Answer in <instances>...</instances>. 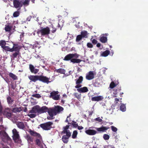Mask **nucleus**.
<instances>
[{
  "label": "nucleus",
  "instance_id": "1",
  "mask_svg": "<svg viewBox=\"0 0 148 148\" xmlns=\"http://www.w3.org/2000/svg\"><path fill=\"white\" fill-rule=\"evenodd\" d=\"M79 55L77 53H70L66 55L64 57V60L65 61H71V62L73 63H79L81 62L82 60L77 58L79 57Z\"/></svg>",
  "mask_w": 148,
  "mask_h": 148
},
{
  "label": "nucleus",
  "instance_id": "11",
  "mask_svg": "<svg viewBox=\"0 0 148 148\" xmlns=\"http://www.w3.org/2000/svg\"><path fill=\"white\" fill-rule=\"evenodd\" d=\"M71 136V134H66V135H64L62 136V139L64 143H67L69 141V138Z\"/></svg>",
  "mask_w": 148,
  "mask_h": 148
},
{
  "label": "nucleus",
  "instance_id": "55",
  "mask_svg": "<svg viewBox=\"0 0 148 148\" xmlns=\"http://www.w3.org/2000/svg\"><path fill=\"white\" fill-rule=\"evenodd\" d=\"M2 106H0V115H1L2 113Z\"/></svg>",
  "mask_w": 148,
  "mask_h": 148
},
{
  "label": "nucleus",
  "instance_id": "7",
  "mask_svg": "<svg viewBox=\"0 0 148 148\" xmlns=\"http://www.w3.org/2000/svg\"><path fill=\"white\" fill-rule=\"evenodd\" d=\"M58 91H53L50 93V97L52 98L53 99L58 100L60 99V95H58Z\"/></svg>",
  "mask_w": 148,
  "mask_h": 148
},
{
  "label": "nucleus",
  "instance_id": "48",
  "mask_svg": "<svg viewBox=\"0 0 148 148\" xmlns=\"http://www.w3.org/2000/svg\"><path fill=\"white\" fill-rule=\"evenodd\" d=\"M28 116L30 118H35L36 116V115L35 114H29Z\"/></svg>",
  "mask_w": 148,
  "mask_h": 148
},
{
  "label": "nucleus",
  "instance_id": "6",
  "mask_svg": "<svg viewBox=\"0 0 148 148\" xmlns=\"http://www.w3.org/2000/svg\"><path fill=\"white\" fill-rule=\"evenodd\" d=\"M83 80V78L82 76H80L79 78L75 79V84L76 85L75 86V88H79L82 86L81 84Z\"/></svg>",
  "mask_w": 148,
  "mask_h": 148
},
{
  "label": "nucleus",
  "instance_id": "43",
  "mask_svg": "<svg viewBox=\"0 0 148 148\" xmlns=\"http://www.w3.org/2000/svg\"><path fill=\"white\" fill-rule=\"evenodd\" d=\"M95 120L101 123V124L104 123V121L102 120L99 117H98L95 119Z\"/></svg>",
  "mask_w": 148,
  "mask_h": 148
},
{
  "label": "nucleus",
  "instance_id": "61",
  "mask_svg": "<svg viewBox=\"0 0 148 148\" xmlns=\"http://www.w3.org/2000/svg\"><path fill=\"white\" fill-rule=\"evenodd\" d=\"M12 26H11L10 25V35L11 33H10L11 32V30L12 29Z\"/></svg>",
  "mask_w": 148,
  "mask_h": 148
},
{
  "label": "nucleus",
  "instance_id": "31",
  "mask_svg": "<svg viewBox=\"0 0 148 148\" xmlns=\"http://www.w3.org/2000/svg\"><path fill=\"white\" fill-rule=\"evenodd\" d=\"M20 54V51H15L12 54L11 56V57L14 59L16 58L18 56H19Z\"/></svg>",
  "mask_w": 148,
  "mask_h": 148
},
{
  "label": "nucleus",
  "instance_id": "22",
  "mask_svg": "<svg viewBox=\"0 0 148 148\" xmlns=\"http://www.w3.org/2000/svg\"><path fill=\"white\" fill-rule=\"evenodd\" d=\"M77 91L80 93H85L88 91V89L86 87H84L82 88H77Z\"/></svg>",
  "mask_w": 148,
  "mask_h": 148
},
{
  "label": "nucleus",
  "instance_id": "52",
  "mask_svg": "<svg viewBox=\"0 0 148 148\" xmlns=\"http://www.w3.org/2000/svg\"><path fill=\"white\" fill-rule=\"evenodd\" d=\"M92 43L94 45L96 44L97 43V41L95 39H93L92 40Z\"/></svg>",
  "mask_w": 148,
  "mask_h": 148
},
{
  "label": "nucleus",
  "instance_id": "56",
  "mask_svg": "<svg viewBox=\"0 0 148 148\" xmlns=\"http://www.w3.org/2000/svg\"><path fill=\"white\" fill-rule=\"evenodd\" d=\"M77 127L78 129L79 130H82L84 128V127L82 126H79L78 125V127Z\"/></svg>",
  "mask_w": 148,
  "mask_h": 148
},
{
  "label": "nucleus",
  "instance_id": "24",
  "mask_svg": "<svg viewBox=\"0 0 148 148\" xmlns=\"http://www.w3.org/2000/svg\"><path fill=\"white\" fill-rule=\"evenodd\" d=\"M109 128V127L102 126L100 127L96 128L95 129L98 132H103L107 130Z\"/></svg>",
  "mask_w": 148,
  "mask_h": 148
},
{
  "label": "nucleus",
  "instance_id": "40",
  "mask_svg": "<svg viewBox=\"0 0 148 148\" xmlns=\"http://www.w3.org/2000/svg\"><path fill=\"white\" fill-rule=\"evenodd\" d=\"M6 43L5 41L3 40H1L0 41V46H1L2 48L5 46Z\"/></svg>",
  "mask_w": 148,
  "mask_h": 148
},
{
  "label": "nucleus",
  "instance_id": "32",
  "mask_svg": "<svg viewBox=\"0 0 148 148\" xmlns=\"http://www.w3.org/2000/svg\"><path fill=\"white\" fill-rule=\"evenodd\" d=\"M56 71L57 73L63 74H65L66 72L65 70L64 69L62 68L56 69Z\"/></svg>",
  "mask_w": 148,
  "mask_h": 148
},
{
  "label": "nucleus",
  "instance_id": "50",
  "mask_svg": "<svg viewBox=\"0 0 148 148\" xmlns=\"http://www.w3.org/2000/svg\"><path fill=\"white\" fill-rule=\"evenodd\" d=\"M87 46L88 47L90 48H92L93 47L92 44L90 42H88L87 43Z\"/></svg>",
  "mask_w": 148,
  "mask_h": 148
},
{
  "label": "nucleus",
  "instance_id": "42",
  "mask_svg": "<svg viewBox=\"0 0 148 148\" xmlns=\"http://www.w3.org/2000/svg\"><path fill=\"white\" fill-rule=\"evenodd\" d=\"M20 14V12L19 11H17L13 13V16L14 17H16L18 16Z\"/></svg>",
  "mask_w": 148,
  "mask_h": 148
},
{
  "label": "nucleus",
  "instance_id": "29",
  "mask_svg": "<svg viewBox=\"0 0 148 148\" xmlns=\"http://www.w3.org/2000/svg\"><path fill=\"white\" fill-rule=\"evenodd\" d=\"M22 1V6L23 5L25 6H27L29 4L30 0H21Z\"/></svg>",
  "mask_w": 148,
  "mask_h": 148
},
{
  "label": "nucleus",
  "instance_id": "12",
  "mask_svg": "<svg viewBox=\"0 0 148 148\" xmlns=\"http://www.w3.org/2000/svg\"><path fill=\"white\" fill-rule=\"evenodd\" d=\"M86 79L88 80L92 79L94 78V74L93 71H90L86 74Z\"/></svg>",
  "mask_w": 148,
  "mask_h": 148
},
{
  "label": "nucleus",
  "instance_id": "53",
  "mask_svg": "<svg viewBox=\"0 0 148 148\" xmlns=\"http://www.w3.org/2000/svg\"><path fill=\"white\" fill-rule=\"evenodd\" d=\"M53 28V30H51V32L52 33H55L56 30V28H54L53 27H52Z\"/></svg>",
  "mask_w": 148,
  "mask_h": 148
},
{
  "label": "nucleus",
  "instance_id": "44",
  "mask_svg": "<svg viewBox=\"0 0 148 148\" xmlns=\"http://www.w3.org/2000/svg\"><path fill=\"white\" fill-rule=\"evenodd\" d=\"M83 38L80 35H78L76 37V41L77 42H79Z\"/></svg>",
  "mask_w": 148,
  "mask_h": 148
},
{
  "label": "nucleus",
  "instance_id": "20",
  "mask_svg": "<svg viewBox=\"0 0 148 148\" xmlns=\"http://www.w3.org/2000/svg\"><path fill=\"white\" fill-rule=\"evenodd\" d=\"M39 106H34L32 110L30 111V113L38 114Z\"/></svg>",
  "mask_w": 148,
  "mask_h": 148
},
{
  "label": "nucleus",
  "instance_id": "5",
  "mask_svg": "<svg viewBox=\"0 0 148 148\" xmlns=\"http://www.w3.org/2000/svg\"><path fill=\"white\" fill-rule=\"evenodd\" d=\"M53 124L52 122L49 121L43 124H40L39 126L43 130H50L51 129L53 128L52 127V125Z\"/></svg>",
  "mask_w": 148,
  "mask_h": 148
},
{
  "label": "nucleus",
  "instance_id": "27",
  "mask_svg": "<svg viewBox=\"0 0 148 148\" xmlns=\"http://www.w3.org/2000/svg\"><path fill=\"white\" fill-rule=\"evenodd\" d=\"M18 127L21 129H24L25 127V125L23 123L21 122H18L16 124Z\"/></svg>",
  "mask_w": 148,
  "mask_h": 148
},
{
  "label": "nucleus",
  "instance_id": "23",
  "mask_svg": "<svg viewBox=\"0 0 148 148\" xmlns=\"http://www.w3.org/2000/svg\"><path fill=\"white\" fill-rule=\"evenodd\" d=\"M103 99L102 96H98L94 97L91 98V100L93 101H99L102 100Z\"/></svg>",
  "mask_w": 148,
  "mask_h": 148
},
{
  "label": "nucleus",
  "instance_id": "54",
  "mask_svg": "<svg viewBox=\"0 0 148 148\" xmlns=\"http://www.w3.org/2000/svg\"><path fill=\"white\" fill-rule=\"evenodd\" d=\"M114 102L116 104L118 103V102L119 101V99L117 98H115L114 99Z\"/></svg>",
  "mask_w": 148,
  "mask_h": 148
},
{
  "label": "nucleus",
  "instance_id": "35",
  "mask_svg": "<svg viewBox=\"0 0 148 148\" xmlns=\"http://www.w3.org/2000/svg\"><path fill=\"white\" fill-rule=\"evenodd\" d=\"M10 77L12 78L13 80H16L18 79L17 76L11 73H10Z\"/></svg>",
  "mask_w": 148,
  "mask_h": 148
},
{
  "label": "nucleus",
  "instance_id": "63",
  "mask_svg": "<svg viewBox=\"0 0 148 148\" xmlns=\"http://www.w3.org/2000/svg\"><path fill=\"white\" fill-rule=\"evenodd\" d=\"M97 82H95L94 83V86H97Z\"/></svg>",
  "mask_w": 148,
  "mask_h": 148
},
{
  "label": "nucleus",
  "instance_id": "62",
  "mask_svg": "<svg viewBox=\"0 0 148 148\" xmlns=\"http://www.w3.org/2000/svg\"><path fill=\"white\" fill-rule=\"evenodd\" d=\"M3 148H9V147L7 146H4L3 147Z\"/></svg>",
  "mask_w": 148,
  "mask_h": 148
},
{
  "label": "nucleus",
  "instance_id": "4",
  "mask_svg": "<svg viewBox=\"0 0 148 148\" xmlns=\"http://www.w3.org/2000/svg\"><path fill=\"white\" fill-rule=\"evenodd\" d=\"M12 132L13 134L12 137L14 142L15 143H20L21 142V140L18 132L15 128L12 130Z\"/></svg>",
  "mask_w": 148,
  "mask_h": 148
},
{
  "label": "nucleus",
  "instance_id": "30",
  "mask_svg": "<svg viewBox=\"0 0 148 148\" xmlns=\"http://www.w3.org/2000/svg\"><path fill=\"white\" fill-rule=\"evenodd\" d=\"M21 108H13L12 110V112L15 113L19 112L21 111Z\"/></svg>",
  "mask_w": 148,
  "mask_h": 148
},
{
  "label": "nucleus",
  "instance_id": "2",
  "mask_svg": "<svg viewBox=\"0 0 148 148\" xmlns=\"http://www.w3.org/2000/svg\"><path fill=\"white\" fill-rule=\"evenodd\" d=\"M30 134L33 136L36 137V138L35 140L36 144L39 147H40L42 145L41 140L42 138L40 135L36 132L29 129V131Z\"/></svg>",
  "mask_w": 148,
  "mask_h": 148
},
{
  "label": "nucleus",
  "instance_id": "59",
  "mask_svg": "<svg viewBox=\"0 0 148 148\" xmlns=\"http://www.w3.org/2000/svg\"><path fill=\"white\" fill-rule=\"evenodd\" d=\"M97 44V47H99L101 46V44L99 43H98Z\"/></svg>",
  "mask_w": 148,
  "mask_h": 148
},
{
  "label": "nucleus",
  "instance_id": "28",
  "mask_svg": "<svg viewBox=\"0 0 148 148\" xmlns=\"http://www.w3.org/2000/svg\"><path fill=\"white\" fill-rule=\"evenodd\" d=\"M3 114L8 119H9V109H5L3 111Z\"/></svg>",
  "mask_w": 148,
  "mask_h": 148
},
{
  "label": "nucleus",
  "instance_id": "38",
  "mask_svg": "<svg viewBox=\"0 0 148 148\" xmlns=\"http://www.w3.org/2000/svg\"><path fill=\"white\" fill-rule=\"evenodd\" d=\"M117 86V84H115L114 82H112L110 85V87L111 88H113Z\"/></svg>",
  "mask_w": 148,
  "mask_h": 148
},
{
  "label": "nucleus",
  "instance_id": "19",
  "mask_svg": "<svg viewBox=\"0 0 148 148\" xmlns=\"http://www.w3.org/2000/svg\"><path fill=\"white\" fill-rule=\"evenodd\" d=\"M29 69L31 72L34 74H36L39 71L38 69H35L34 66L31 64L29 65Z\"/></svg>",
  "mask_w": 148,
  "mask_h": 148
},
{
  "label": "nucleus",
  "instance_id": "36",
  "mask_svg": "<svg viewBox=\"0 0 148 148\" xmlns=\"http://www.w3.org/2000/svg\"><path fill=\"white\" fill-rule=\"evenodd\" d=\"M78 134V132L77 130H74L73 131L72 135V138L73 139L76 138L77 137V135Z\"/></svg>",
  "mask_w": 148,
  "mask_h": 148
},
{
  "label": "nucleus",
  "instance_id": "25",
  "mask_svg": "<svg viewBox=\"0 0 148 148\" xmlns=\"http://www.w3.org/2000/svg\"><path fill=\"white\" fill-rule=\"evenodd\" d=\"M70 126L69 125H66V126L63 127V130L62 132V133L64 134H71L70 132V131L68 129L69 128Z\"/></svg>",
  "mask_w": 148,
  "mask_h": 148
},
{
  "label": "nucleus",
  "instance_id": "9",
  "mask_svg": "<svg viewBox=\"0 0 148 148\" xmlns=\"http://www.w3.org/2000/svg\"><path fill=\"white\" fill-rule=\"evenodd\" d=\"M21 48V47L18 44H14L12 48H10V52L20 51Z\"/></svg>",
  "mask_w": 148,
  "mask_h": 148
},
{
  "label": "nucleus",
  "instance_id": "14",
  "mask_svg": "<svg viewBox=\"0 0 148 148\" xmlns=\"http://www.w3.org/2000/svg\"><path fill=\"white\" fill-rule=\"evenodd\" d=\"M47 112L50 116L51 117H53L54 116L56 115V112L54 108L49 109L48 108Z\"/></svg>",
  "mask_w": 148,
  "mask_h": 148
},
{
  "label": "nucleus",
  "instance_id": "58",
  "mask_svg": "<svg viewBox=\"0 0 148 148\" xmlns=\"http://www.w3.org/2000/svg\"><path fill=\"white\" fill-rule=\"evenodd\" d=\"M35 57L37 58H39L40 59H41V57L39 55H37L36 56H35Z\"/></svg>",
  "mask_w": 148,
  "mask_h": 148
},
{
  "label": "nucleus",
  "instance_id": "15",
  "mask_svg": "<svg viewBox=\"0 0 148 148\" xmlns=\"http://www.w3.org/2000/svg\"><path fill=\"white\" fill-rule=\"evenodd\" d=\"M48 108L47 107L44 106L40 108L39 106L38 114H41L47 112Z\"/></svg>",
  "mask_w": 148,
  "mask_h": 148
},
{
  "label": "nucleus",
  "instance_id": "26",
  "mask_svg": "<svg viewBox=\"0 0 148 148\" xmlns=\"http://www.w3.org/2000/svg\"><path fill=\"white\" fill-rule=\"evenodd\" d=\"M26 139L27 140L28 142L29 143H33L34 140V138L29 134H27L26 137Z\"/></svg>",
  "mask_w": 148,
  "mask_h": 148
},
{
  "label": "nucleus",
  "instance_id": "34",
  "mask_svg": "<svg viewBox=\"0 0 148 148\" xmlns=\"http://www.w3.org/2000/svg\"><path fill=\"white\" fill-rule=\"evenodd\" d=\"M100 40L102 43H105L107 41V38L105 36L101 37L100 38Z\"/></svg>",
  "mask_w": 148,
  "mask_h": 148
},
{
  "label": "nucleus",
  "instance_id": "3",
  "mask_svg": "<svg viewBox=\"0 0 148 148\" xmlns=\"http://www.w3.org/2000/svg\"><path fill=\"white\" fill-rule=\"evenodd\" d=\"M50 33V29L49 27L47 26L46 27H40V29H38L37 32V34L40 37L48 35Z\"/></svg>",
  "mask_w": 148,
  "mask_h": 148
},
{
  "label": "nucleus",
  "instance_id": "16",
  "mask_svg": "<svg viewBox=\"0 0 148 148\" xmlns=\"http://www.w3.org/2000/svg\"><path fill=\"white\" fill-rule=\"evenodd\" d=\"M71 116V114L69 115V116H68L67 117L66 120L65 121V122L66 123H68V124H71L73 127L75 128H77V127H78V124L77 123V122L75 121H72V123H70L69 122V121L68 120V118H69L70 116Z\"/></svg>",
  "mask_w": 148,
  "mask_h": 148
},
{
  "label": "nucleus",
  "instance_id": "17",
  "mask_svg": "<svg viewBox=\"0 0 148 148\" xmlns=\"http://www.w3.org/2000/svg\"><path fill=\"white\" fill-rule=\"evenodd\" d=\"M85 132L87 134L89 135H94L97 133V132L93 130L88 129L85 131Z\"/></svg>",
  "mask_w": 148,
  "mask_h": 148
},
{
  "label": "nucleus",
  "instance_id": "41",
  "mask_svg": "<svg viewBox=\"0 0 148 148\" xmlns=\"http://www.w3.org/2000/svg\"><path fill=\"white\" fill-rule=\"evenodd\" d=\"M74 95L78 99H80L81 96V94L76 92L74 93Z\"/></svg>",
  "mask_w": 148,
  "mask_h": 148
},
{
  "label": "nucleus",
  "instance_id": "60",
  "mask_svg": "<svg viewBox=\"0 0 148 148\" xmlns=\"http://www.w3.org/2000/svg\"><path fill=\"white\" fill-rule=\"evenodd\" d=\"M7 102L8 104L9 103V96H8L7 98Z\"/></svg>",
  "mask_w": 148,
  "mask_h": 148
},
{
  "label": "nucleus",
  "instance_id": "47",
  "mask_svg": "<svg viewBox=\"0 0 148 148\" xmlns=\"http://www.w3.org/2000/svg\"><path fill=\"white\" fill-rule=\"evenodd\" d=\"M111 128L112 130L114 132H116L117 130V128L114 126H111Z\"/></svg>",
  "mask_w": 148,
  "mask_h": 148
},
{
  "label": "nucleus",
  "instance_id": "37",
  "mask_svg": "<svg viewBox=\"0 0 148 148\" xmlns=\"http://www.w3.org/2000/svg\"><path fill=\"white\" fill-rule=\"evenodd\" d=\"M87 32L86 31H82L81 33V35L83 38L87 37Z\"/></svg>",
  "mask_w": 148,
  "mask_h": 148
},
{
  "label": "nucleus",
  "instance_id": "18",
  "mask_svg": "<svg viewBox=\"0 0 148 148\" xmlns=\"http://www.w3.org/2000/svg\"><path fill=\"white\" fill-rule=\"evenodd\" d=\"M54 108L56 112V115L60 113L64 110V108L62 107L58 106H55L54 107Z\"/></svg>",
  "mask_w": 148,
  "mask_h": 148
},
{
  "label": "nucleus",
  "instance_id": "10",
  "mask_svg": "<svg viewBox=\"0 0 148 148\" xmlns=\"http://www.w3.org/2000/svg\"><path fill=\"white\" fill-rule=\"evenodd\" d=\"M21 0H14L13 1L14 6L16 8H21L22 7V4Z\"/></svg>",
  "mask_w": 148,
  "mask_h": 148
},
{
  "label": "nucleus",
  "instance_id": "33",
  "mask_svg": "<svg viewBox=\"0 0 148 148\" xmlns=\"http://www.w3.org/2000/svg\"><path fill=\"white\" fill-rule=\"evenodd\" d=\"M110 53V51L109 50H106L103 52L101 54V55L102 56L106 57Z\"/></svg>",
  "mask_w": 148,
  "mask_h": 148
},
{
  "label": "nucleus",
  "instance_id": "13",
  "mask_svg": "<svg viewBox=\"0 0 148 148\" xmlns=\"http://www.w3.org/2000/svg\"><path fill=\"white\" fill-rule=\"evenodd\" d=\"M28 78L30 80L31 82H35L38 80L39 75H30L28 76Z\"/></svg>",
  "mask_w": 148,
  "mask_h": 148
},
{
  "label": "nucleus",
  "instance_id": "21",
  "mask_svg": "<svg viewBox=\"0 0 148 148\" xmlns=\"http://www.w3.org/2000/svg\"><path fill=\"white\" fill-rule=\"evenodd\" d=\"M0 136L3 138L8 139L9 137L8 135L3 130L0 132Z\"/></svg>",
  "mask_w": 148,
  "mask_h": 148
},
{
  "label": "nucleus",
  "instance_id": "57",
  "mask_svg": "<svg viewBox=\"0 0 148 148\" xmlns=\"http://www.w3.org/2000/svg\"><path fill=\"white\" fill-rule=\"evenodd\" d=\"M14 100L13 99H12L10 97V103H12L13 102Z\"/></svg>",
  "mask_w": 148,
  "mask_h": 148
},
{
  "label": "nucleus",
  "instance_id": "8",
  "mask_svg": "<svg viewBox=\"0 0 148 148\" xmlns=\"http://www.w3.org/2000/svg\"><path fill=\"white\" fill-rule=\"evenodd\" d=\"M49 78L46 76L40 75H39L38 80L44 83L48 84L50 82L49 81Z\"/></svg>",
  "mask_w": 148,
  "mask_h": 148
},
{
  "label": "nucleus",
  "instance_id": "64",
  "mask_svg": "<svg viewBox=\"0 0 148 148\" xmlns=\"http://www.w3.org/2000/svg\"><path fill=\"white\" fill-rule=\"evenodd\" d=\"M27 20L28 21H30V18L29 17H28L27 18Z\"/></svg>",
  "mask_w": 148,
  "mask_h": 148
},
{
  "label": "nucleus",
  "instance_id": "49",
  "mask_svg": "<svg viewBox=\"0 0 148 148\" xmlns=\"http://www.w3.org/2000/svg\"><path fill=\"white\" fill-rule=\"evenodd\" d=\"M2 48H3L4 50L8 51H9V46H6L5 45Z\"/></svg>",
  "mask_w": 148,
  "mask_h": 148
},
{
  "label": "nucleus",
  "instance_id": "45",
  "mask_svg": "<svg viewBox=\"0 0 148 148\" xmlns=\"http://www.w3.org/2000/svg\"><path fill=\"white\" fill-rule=\"evenodd\" d=\"M103 137L105 140H108L110 138L109 135L107 134H104Z\"/></svg>",
  "mask_w": 148,
  "mask_h": 148
},
{
  "label": "nucleus",
  "instance_id": "51",
  "mask_svg": "<svg viewBox=\"0 0 148 148\" xmlns=\"http://www.w3.org/2000/svg\"><path fill=\"white\" fill-rule=\"evenodd\" d=\"M5 29L6 31H9V25L8 24L5 28Z\"/></svg>",
  "mask_w": 148,
  "mask_h": 148
},
{
  "label": "nucleus",
  "instance_id": "39",
  "mask_svg": "<svg viewBox=\"0 0 148 148\" xmlns=\"http://www.w3.org/2000/svg\"><path fill=\"white\" fill-rule=\"evenodd\" d=\"M120 109L123 112L125 111L126 110V107L125 105L122 104L120 106Z\"/></svg>",
  "mask_w": 148,
  "mask_h": 148
},
{
  "label": "nucleus",
  "instance_id": "46",
  "mask_svg": "<svg viewBox=\"0 0 148 148\" xmlns=\"http://www.w3.org/2000/svg\"><path fill=\"white\" fill-rule=\"evenodd\" d=\"M32 96L37 98H39L41 97V96L39 94H33L32 95Z\"/></svg>",
  "mask_w": 148,
  "mask_h": 148
}]
</instances>
